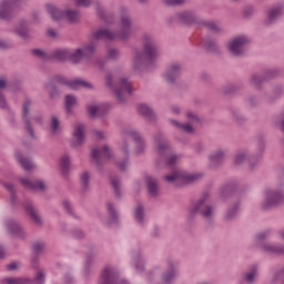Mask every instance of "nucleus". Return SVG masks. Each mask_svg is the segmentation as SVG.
<instances>
[{
  "instance_id": "bf43d9fd",
  "label": "nucleus",
  "mask_w": 284,
  "mask_h": 284,
  "mask_svg": "<svg viewBox=\"0 0 284 284\" xmlns=\"http://www.w3.org/2000/svg\"><path fill=\"white\" fill-rule=\"evenodd\" d=\"M88 112L92 119H95V116L100 114L101 109H99V106L95 105H89Z\"/></svg>"
},
{
  "instance_id": "8fccbe9b",
  "label": "nucleus",
  "mask_w": 284,
  "mask_h": 284,
  "mask_svg": "<svg viewBox=\"0 0 284 284\" xmlns=\"http://www.w3.org/2000/svg\"><path fill=\"white\" fill-rule=\"evenodd\" d=\"M32 284H45V271L40 270L32 281Z\"/></svg>"
},
{
  "instance_id": "9d476101",
  "label": "nucleus",
  "mask_w": 284,
  "mask_h": 284,
  "mask_svg": "<svg viewBox=\"0 0 284 284\" xmlns=\"http://www.w3.org/2000/svg\"><path fill=\"white\" fill-rule=\"evenodd\" d=\"M71 136V148H79L80 145H83V142L85 141V124H74Z\"/></svg>"
},
{
  "instance_id": "a878e982",
  "label": "nucleus",
  "mask_w": 284,
  "mask_h": 284,
  "mask_svg": "<svg viewBox=\"0 0 284 284\" xmlns=\"http://www.w3.org/2000/svg\"><path fill=\"white\" fill-rule=\"evenodd\" d=\"M209 159L211 161V164L213 168H216V165H221L223 161H225V151L223 150H217L209 155Z\"/></svg>"
},
{
  "instance_id": "680f3d73",
  "label": "nucleus",
  "mask_w": 284,
  "mask_h": 284,
  "mask_svg": "<svg viewBox=\"0 0 284 284\" xmlns=\"http://www.w3.org/2000/svg\"><path fill=\"white\" fill-rule=\"evenodd\" d=\"M277 281H282L284 283V267L273 275L272 283H276Z\"/></svg>"
},
{
  "instance_id": "423d86ee",
  "label": "nucleus",
  "mask_w": 284,
  "mask_h": 284,
  "mask_svg": "<svg viewBox=\"0 0 284 284\" xmlns=\"http://www.w3.org/2000/svg\"><path fill=\"white\" fill-rule=\"evenodd\" d=\"M284 203V194L280 190H266L265 200L262 203L263 212H267L273 210V207H278V205H283Z\"/></svg>"
},
{
  "instance_id": "a211bd4d",
  "label": "nucleus",
  "mask_w": 284,
  "mask_h": 284,
  "mask_svg": "<svg viewBox=\"0 0 284 284\" xmlns=\"http://www.w3.org/2000/svg\"><path fill=\"white\" fill-rule=\"evenodd\" d=\"M136 110H138V114L143 116L150 123L156 122V114L154 113L152 108H150L149 105H146V104H139Z\"/></svg>"
},
{
  "instance_id": "20e7f679",
  "label": "nucleus",
  "mask_w": 284,
  "mask_h": 284,
  "mask_svg": "<svg viewBox=\"0 0 284 284\" xmlns=\"http://www.w3.org/2000/svg\"><path fill=\"white\" fill-rule=\"evenodd\" d=\"M209 201L210 194L204 193L197 201L193 202L187 209L189 221H194L199 214L202 219L210 221L214 216V206Z\"/></svg>"
},
{
  "instance_id": "6e6d98bb",
  "label": "nucleus",
  "mask_w": 284,
  "mask_h": 284,
  "mask_svg": "<svg viewBox=\"0 0 284 284\" xmlns=\"http://www.w3.org/2000/svg\"><path fill=\"white\" fill-rule=\"evenodd\" d=\"M180 132H184L185 134H194V128L190 123H182L180 126Z\"/></svg>"
},
{
  "instance_id": "1a4fd4ad",
  "label": "nucleus",
  "mask_w": 284,
  "mask_h": 284,
  "mask_svg": "<svg viewBox=\"0 0 284 284\" xmlns=\"http://www.w3.org/2000/svg\"><path fill=\"white\" fill-rule=\"evenodd\" d=\"M129 284L128 281L119 282V271L113 266H105L100 275L99 284Z\"/></svg>"
},
{
  "instance_id": "5fc2aeb1",
  "label": "nucleus",
  "mask_w": 284,
  "mask_h": 284,
  "mask_svg": "<svg viewBox=\"0 0 284 284\" xmlns=\"http://www.w3.org/2000/svg\"><path fill=\"white\" fill-rule=\"evenodd\" d=\"M186 119H189V121H191V123H201V118L194 111H187Z\"/></svg>"
},
{
  "instance_id": "39448f33",
  "label": "nucleus",
  "mask_w": 284,
  "mask_h": 284,
  "mask_svg": "<svg viewBox=\"0 0 284 284\" xmlns=\"http://www.w3.org/2000/svg\"><path fill=\"white\" fill-rule=\"evenodd\" d=\"M45 10L52 17V19H54V21H61V19H67L69 23H77V21H79L80 14L77 10L61 11L53 4H45Z\"/></svg>"
},
{
  "instance_id": "f257e3e1",
  "label": "nucleus",
  "mask_w": 284,
  "mask_h": 284,
  "mask_svg": "<svg viewBox=\"0 0 284 284\" xmlns=\"http://www.w3.org/2000/svg\"><path fill=\"white\" fill-rule=\"evenodd\" d=\"M142 48L143 51H135V58L132 60V68L138 72L152 65L160 55L159 44L151 34L145 33L142 37Z\"/></svg>"
},
{
  "instance_id": "4468645a",
  "label": "nucleus",
  "mask_w": 284,
  "mask_h": 284,
  "mask_svg": "<svg viewBox=\"0 0 284 284\" xmlns=\"http://www.w3.org/2000/svg\"><path fill=\"white\" fill-rule=\"evenodd\" d=\"M115 97L118 103H125V99L123 98V92H128V94H132V87L130 85V82H128V79L122 78L120 80V84L114 88Z\"/></svg>"
},
{
  "instance_id": "37998d69",
  "label": "nucleus",
  "mask_w": 284,
  "mask_h": 284,
  "mask_svg": "<svg viewBox=\"0 0 284 284\" xmlns=\"http://www.w3.org/2000/svg\"><path fill=\"white\" fill-rule=\"evenodd\" d=\"M60 166L62 170V174H68V172H70V156L63 155L60 160Z\"/></svg>"
},
{
  "instance_id": "f03ea898",
  "label": "nucleus",
  "mask_w": 284,
  "mask_h": 284,
  "mask_svg": "<svg viewBox=\"0 0 284 284\" xmlns=\"http://www.w3.org/2000/svg\"><path fill=\"white\" fill-rule=\"evenodd\" d=\"M139 30V27H136L132 22V18L129 13H122L120 16V31H110L108 29H100L92 33V39L94 41H114V39H119L120 41H128L134 32Z\"/></svg>"
},
{
  "instance_id": "de8ad7c7",
  "label": "nucleus",
  "mask_w": 284,
  "mask_h": 284,
  "mask_svg": "<svg viewBox=\"0 0 284 284\" xmlns=\"http://www.w3.org/2000/svg\"><path fill=\"white\" fill-rule=\"evenodd\" d=\"M271 236H272V230H265L255 236V241L256 243H263L265 239H270Z\"/></svg>"
},
{
  "instance_id": "c9c22d12",
  "label": "nucleus",
  "mask_w": 284,
  "mask_h": 284,
  "mask_svg": "<svg viewBox=\"0 0 284 284\" xmlns=\"http://www.w3.org/2000/svg\"><path fill=\"white\" fill-rule=\"evenodd\" d=\"M83 50L82 49H77L75 52H70L69 51V55H68V61H70L71 63H80L81 59H83Z\"/></svg>"
},
{
  "instance_id": "4d7b16f0",
  "label": "nucleus",
  "mask_w": 284,
  "mask_h": 284,
  "mask_svg": "<svg viewBox=\"0 0 284 284\" xmlns=\"http://www.w3.org/2000/svg\"><path fill=\"white\" fill-rule=\"evenodd\" d=\"M3 186L6 187V190H8V192H10L11 203L12 205H14V201H17V196L14 195V185H12L11 183H4Z\"/></svg>"
},
{
  "instance_id": "ddd939ff",
  "label": "nucleus",
  "mask_w": 284,
  "mask_h": 284,
  "mask_svg": "<svg viewBox=\"0 0 284 284\" xmlns=\"http://www.w3.org/2000/svg\"><path fill=\"white\" fill-rule=\"evenodd\" d=\"M276 74H278L276 70H267L264 77L260 73H253L250 79V85L258 89L261 88L263 81H270V79H273V77H276Z\"/></svg>"
},
{
  "instance_id": "49530a36",
  "label": "nucleus",
  "mask_w": 284,
  "mask_h": 284,
  "mask_svg": "<svg viewBox=\"0 0 284 284\" xmlns=\"http://www.w3.org/2000/svg\"><path fill=\"white\" fill-rule=\"evenodd\" d=\"M14 32L21 39H30V31L26 27L16 28Z\"/></svg>"
},
{
  "instance_id": "dca6fc26",
  "label": "nucleus",
  "mask_w": 284,
  "mask_h": 284,
  "mask_svg": "<svg viewBox=\"0 0 284 284\" xmlns=\"http://www.w3.org/2000/svg\"><path fill=\"white\" fill-rule=\"evenodd\" d=\"M263 252L266 254H275L276 256H284V244L277 243H263L261 245Z\"/></svg>"
},
{
  "instance_id": "cd10ccee",
  "label": "nucleus",
  "mask_w": 284,
  "mask_h": 284,
  "mask_svg": "<svg viewBox=\"0 0 284 284\" xmlns=\"http://www.w3.org/2000/svg\"><path fill=\"white\" fill-rule=\"evenodd\" d=\"M280 14H283V7L278 6L275 7L274 9H271L268 12V18L265 21L266 26H271V23H274L277 18L280 17Z\"/></svg>"
},
{
  "instance_id": "aec40b11",
  "label": "nucleus",
  "mask_w": 284,
  "mask_h": 284,
  "mask_svg": "<svg viewBox=\"0 0 284 284\" xmlns=\"http://www.w3.org/2000/svg\"><path fill=\"white\" fill-rule=\"evenodd\" d=\"M7 230L9 234H13L18 239H26V231L14 220L7 221Z\"/></svg>"
},
{
  "instance_id": "ea45409f",
  "label": "nucleus",
  "mask_w": 284,
  "mask_h": 284,
  "mask_svg": "<svg viewBox=\"0 0 284 284\" xmlns=\"http://www.w3.org/2000/svg\"><path fill=\"white\" fill-rule=\"evenodd\" d=\"M16 159L20 163V165L23 168V170H27V171L32 170V162H30V160L23 158V155H21V153H17Z\"/></svg>"
},
{
  "instance_id": "7ed1b4c3",
  "label": "nucleus",
  "mask_w": 284,
  "mask_h": 284,
  "mask_svg": "<svg viewBox=\"0 0 284 284\" xmlns=\"http://www.w3.org/2000/svg\"><path fill=\"white\" fill-rule=\"evenodd\" d=\"M153 143L159 156L158 165H161V163L165 165H176L181 156L174 153L172 146H170V141H168V138H165L163 133H155L153 135Z\"/></svg>"
},
{
  "instance_id": "774afa93",
  "label": "nucleus",
  "mask_w": 284,
  "mask_h": 284,
  "mask_svg": "<svg viewBox=\"0 0 284 284\" xmlns=\"http://www.w3.org/2000/svg\"><path fill=\"white\" fill-rule=\"evenodd\" d=\"M62 205H63V209L65 210V212H67L68 214H72V204H70V201L64 200V201L62 202Z\"/></svg>"
},
{
  "instance_id": "6e6552de",
  "label": "nucleus",
  "mask_w": 284,
  "mask_h": 284,
  "mask_svg": "<svg viewBox=\"0 0 284 284\" xmlns=\"http://www.w3.org/2000/svg\"><path fill=\"white\" fill-rule=\"evenodd\" d=\"M53 81L59 85H65L67 88H70V90H81V88H84L85 90H92L94 88L92 83L85 80H82V79L68 80L63 75H54Z\"/></svg>"
},
{
  "instance_id": "052dcab7",
  "label": "nucleus",
  "mask_w": 284,
  "mask_h": 284,
  "mask_svg": "<svg viewBox=\"0 0 284 284\" xmlns=\"http://www.w3.org/2000/svg\"><path fill=\"white\" fill-rule=\"evenodd\" d=\"M43 250H45V244L44 243L36 242L33 244L34 254H37V255L42 254Z\"/></svg>"
},
{
  "instance_id": "c756f323",
  "label": "nucleus",
  "mask_w": 284,
  "mask_h": 284,
  "mask_svg": "<svg viewBox=\"0 0 284 284\" xmlns=\"http://www.w3.org/2000/svg\"><path fill=\"white\" fill-rule=\"evenodd\" d=\"M80 187L82 192L90 191V172L83 171L80 174Z\"/></svg>"
},
{
  "instance_id": "4be33fe9",
  "label": "nucleus",
  "mask_w": 284,
  "mask_h": 284,
  "mask_svg": "<svg viewBox=\"0 0 284 284\" xmlns=\"http://www.w3.org/2000/svg\"><path fill=\"white\" fill-rule=\"evenodd\" d=\"M258 278V265L253 264L244 272V283L254 284Z\"/></svg>"
},
{
  "instance_id": "9b49d317",
  "label": "nucleus",
  "mask_w": 284,
  "mask_h": 284,
  "mask_svg": "<svg viewBox=\"0 0 284 284\" xmlns=\"http://www.w3.org/2000/svg\"><path fill=\"white\" fill-rule=\"evenodd\" d=\"M31 105L32 101H30V99H26L22 104V121L26 124V130L29 133V136H31V139H37V135L34 134V129H32V124L30 122V118H28V114H30Z\"/></svg>"
},
{
  "instance_id": "7c9ffc66",
  "label": "nucleus",
  "mask_w": 284,
  "mask_h": 284,
  "mask_svg": "<svg viewBox=\"0 0 284 284\" xmlns=\"http://www.w3.org/2000/svg\"><path fill=\"white\" fill-rule=\"evenodd\" d=\"M204 50H206V52H212L213 54L221 53V49L219 48V44L216 43V41L212 39H206L204 41Z\"/></svg>"
},
{
  "instance_id": "2f4dec72",
  "label": "nucleus",
  "mask_w": 284,
  "mask_h": 284,
  "mask_svg": "<svg viewBox=\"0 0 284 284\" xmlns=\"http://www.w3.org/2000/svg\"><path fill=\"white\" fill-rule=\"evenodd\" d=\"M203 179V174L201 173H185L182 172V181L185 183H196V181H201Z\"/></svg>"
},
{
  "instance_id": "79ce46f5",
  "label": "nucleus",
  "mask_w": 284,
  "mask_h": 284,
  "mask_svg": "<svg viewBox=\"0 0 284 284\" xmlns=\"http://www.w3.org/2000/svg\"><path fill=\"white\" fill-rule=\"evenodd\" d=\"M232 116H233V120L237 123V125H243V123L247 121V118L241 114V111H239V109H234L232 111Z\"/></svg>"
},
{
  "instance_id": "6ab92c4d",
  "label": "nucleus",
  "mask_w": 284,
  "mask_h": 284,
  "mask_svg": "<svg viewBox=\"0 0 284 284\" xmlns=\"http://www.w3.org/2000/svg\"><path fill=\"white\" fill-rule=\"evenodd\" d=\"M175 21L178 23H201V20L190 11H182L175 14Z\"/></svg>"
},
{
  "instance_id": "13d9d810",
  "label": "nucleus",
  "mask_w": 284,
  "mask_h": 284,
  "mask_svg": "<svg viewBox=\"0 0 284 284\" xmlns=\"http://www.w3.org/2000/svg\"><path fill=\"white\" fill-rule=\"evenodd\" d=\"M101 154L105 156V159H112L113 156L112 149H110L108 144L102 146Z\"/></svg>"
},
{
  "instance_id": "0eeeda50",
  "label": "nucleus",
  "mask_w": 284,
  "mask_h": 284,
  "mask_svg": "<svg viewBox=\"0 0 284 284\" xmlns=\"http://www.w3.org/2000/svg\"><path fill=\"white\" fill-rule=\"evenodd\" d=\"M23 3H26V0H1L0 19L2 21H12L14 19V8H20Z\"/></svg>"
},
{
  "instance_id": "e433bc0d",
  "label": "nucleus",
  "mask_w": 284,
  "mask_h": 284,
  "mask_svg": "<svg viewBox=\"0 0 284 284\" xmlns=\"http://www.w3.org/2000/svg\"><path fill=\"white\" fill-rule=\"evenodd\" d=\"M64 103H65V112L67 114H72V106L77 105V97L72 94H68L64 97Z\"/></svg>"
},
{
  "instance_id": "412c9836",
  "label": "nucleus",
  "mask_w": 284,
  "mask_h": 284,
  "mask_svg": "<svg viewBox=\"0 0 284 284\" xmlns=\"http://www.w3.org/2000/svg\"><path fill=\"white\" fill-rule=\"evenodd\" d=\"M121 152L124 155V159L116 162V168H119L121 172H125L130 163V159L128 158L130 154V146L128 145V142L122 143Z\"/></svg>"
},
{
  "instance_id": "c85d7f7f",
  "label": "nucleus",
  "mask_w": 284,
  "mask_h": 284,
  "mask_svg": "<svg viewBox=\"0 0 284 284\" xmlns=\"http://www.w3.org/2000/svg\"><path fill=\"white\" fill-rule=\"evenodd\" d=\"M166 183H175V181H183V171L174 169L170 174L163 176Z\"/></svg>"
},
{
  "instance_id": "c03bdc74",
  "label": "nucleus",
  "mask_w": 284,
  "mask_h": 284,
  "mask_svg": "<svg viewBox=\"0 0 284 284\" xmlns=\"http://www.w3.org/2000/svg\"><path fill=\"white\" fill-rule=\"evenodd\" d=\"M202 26H204V28H206L207 30H210L211 32H221V28L219 27L217 23L209 21V22H203L200 20V22Z\"/></svg>"
},
{
  "instance_id": "72a5a7b5",
  "label": "nucleus",
  "mask_w": 284,
  "mask_h": 284,
  "mask_svg": "<svg viewBox=\"0 0 284 284\" xmlns=\"http://www.w3.org/2000/svg\"><path fill=\"white\" fill-rule=\"evenodd\" d=\"M52 59H57L58 61H67L68 57H70V50L68 49H58L51 53Z\"/></svg>"
},
{
  "instance_id": "bb28decb",
  "label": "nucleus",
  "mask_w": 284,
  "mask_h": 284,
  "mask_svg": "<svg viewBox=\"0 0 284 284\" xmlns=\"http://www.w3.org/2000/svg\"><path fill=\"white\" fill-rule=\"evenodd\" d=\"M146 187L150 196H156V194H159V180L146 178Z\"/></svg>"
},
{
  "instance_id": "f704fd0d",
  "label": "nucleus",
  "mask_w": 284,
  "mask_h": 284,
  "mask_svg": "<svg viewBox=\"0 0 284 284\" xmlns=\"http://www.w3.org/2000/svg\"><path fill=\"white\" fill-rule=\"evenodd\" d=\"M106 211L109 214V223H119V213H116V210L114 209V204L112 202L106 203Z\"/></svg>"
},
{
  "instance_id": "a18cd8bd",
  "label": "nucleus",
  "mask_w": 284,
  "mask_h": 284,
  "mask_svg": "<svg viewBox=\"0 0 284 284\" xmlns=\"http://www.w3.org/2000/svg\"><path fill=\"white\" fill-rule=\"evenodd\" d=\"M91 159L93 163L101 170V153L97 149H92Z\"/></svg>"
},
{
  "instance_id": "f8f14e48",
  "label": "nucleus",
  "mask_w": 284,
  "mask_h": 284,
  "mask_svg": "<svg viewBox=\"0 0 284 284\" xmlns=\"http://www.w3.org/2000/svg\"><path fill=\"white\" fill-rule=\"evenodd\" d=\"M246 43H248V40L245 36L234 38L229 44L231 54H233V57H241V54H243V45H246Z\"/></svg>"
},
{
  "instance_id": "a19ab883",
  "label": "nucleus",
  "mask_w": 284,
  "mask_h": 284,
  "mask_svg": "<svg viewBox=\"0 0 284 284\" xmlns=\"http://www.w3.org/2000/svg\"><path fill=\"white\" fill-rule=\"evenodd\" d=\"M110 183L113 187L115 197L121 199V181H119V178H111Z\"/></svg>"
},
{
  "instance_id": "864d4df0",
  "label": "nucleus",
  "mask_w": 284,
  "mask_h": 284,
  "mask_svg": "<svg viewBox=\"0 0 284 284\" xmlns=\"http://www.w3.org/2000/svg\"><path fill=\"white\" fill-rule=\"evenodd\" d=\"M95 50H97V45L94 44V42H91L89 45L83 48L82 54L84 57H90V54H94Z\"/></svg>"
},
{
  "instance_id": "3c124183",
  "label": "nucleus",
  "mask_w": 284,
  "mask_h": 284,
  "mask_svg": "<svg viewBox=\"0 0 284 284\" xmlns=\"http://www.w3.org/2000/svg\"><path fill=\"white\" fill-rule=\"evenodd\" d=\"M61 128V122L59 121V118L52 116L51 118V132L52 134H57Z\"/></svg>"
},
{
  "instance_id": "f3484780",
  "label": "nucleus",
  "mask_w": 284,
  "mask_h": 284,
  "mask_svg": "<svg viewBox=\"0 0 284 284\" xmlns=\"http://www.w3.org/2000/svg\"><path fill=\"white\" fill-rule=\"evenodd\" d=\"M129 136H131L132 141L135 143V154H143V152H145V140L141 133L131 131L129 132Z\"/></svg>"
},
{
  "instance_id": "b1692460",
  "label": "nucleus",
  "mask_w": 284,
  "mask_h": 284,
  "mask_svg": "<svg viewBox=\"0 0 284 284\" xmlns=\"http://www.w3.org/2000/svg\"><path fill=\"white\" fill-rule=\"evenodd\" d=\"M24 210L29 214V216L34 221L36 225H41L43 221L41 220V216L37 212V209H34V205L30 201L24 202Z\"/></svg>"
},
{
  "instance_id": "603ef678",
  "label": "nucleus",
  "mask_w": 284,
  "mask_h": 284,
  "mask_svg": "<svg viewBox=\"0 0 284 284\" xmlns=\"http://www.w3.org/2000/svg\"><path fill=\"white\" fill-rule=\"evenodd\" d=\"M245 159H247V153L245 151L237 152L234 158L235 165L243 164V161H245Z\"/></svg>"
},
{
  "instance_id": "5701e85b",
  "label": "nucleus",
  "mask_w": 284,
  "mask_h": 284,
  "mask_svg": "<svg viewBox=\"0 0 284 284\" xmlns=\"http://www.w3.org/2000/svg\"><path fill=\"white\" fill-rule=\"evenodd\" d=\"M176 278V266L174 262L168 261V271L163 273L162 281L164 284H170Z\"/></svg>"
},
{
  "instance_id": "e2e57ef3",
  "label": "nucleus",
  "mask_w": 284,
  "mask_h": 284,
  "mask_svg": "<svg viewBox=\"0 0 284 284\" xmlns=\"http://www.w3.org/2000/svg\"><path fill=\"white\" fill-rule=\"evenodd\" d=\"M164 3L171 8H174L176 6H183L185 0H164Z\"/></svg>"
},
{
  "instance_id": "69168bd1",
  "label": "nucleus",
  "mask_w": 284,
  "mask_h": 284,
  "mask_svg": "<svg viewBox=\"0 0 284 284\" xmlns=\"http://www.w3.org/2000/svg\"><path fill=\"white\" fill-rule=\"evenodd\" d=\"M95 8H97L98 16L101 19H103L105 17V13L103 12V6H101V2L95 1Z\"/></svg>"
},
{
  "instance_id": "09e8293b",
  "label": "nucleus",
  "mask_w": 284,
  "mask_h": 284,
  "mask_svg": "<svg viewBox=\"0 0 284 284\" xmlns=\"http://www.w3.org/2000/svg\"><path fill=\"white\" fill-rule=\"evenodd\" d=\"M237 212H239V203H236L233 207H230L226 211L225 221H232V219H234V216H236Z\"/></svg>"
},
{
  "instance_id": "473e14b6",
  "label": "nucleus",
  "mask_w": 284,
  "mask_h": 284,
  "mask_svg": "<svg viewBox=\"0 0 284 284\" xmlns=\"http://www.w3.org/2000/svg\"><path fill=\"white\" fill-rule=\"evenodd\" d=\"M45 90L49 94V99H58V97H61V92L59 91V88L52 82H49L45 84Z\"/></svg>"
},
{
  "instance_id": "58836bf2",
  "label": "nucleus",
  "mask_w": 284,
  "mask_h": 284,
  "mask_svg": "<svg viewBox=\"0 0 284 284\" xmlns=\"http://www.w3.org/2000/svg\"><path fill=\"white\" fill-rule=\"evenodd\" d=\"M7 284H32V280L28 277H7L3 280Z\"/></svg>"
},
{
  "instance_id": "0e129e2a",
  "label": "nucleus",
  "mask_w": 284,
  "mask_h": 284,
  "mask_svg": "<svg viewBox=\"0 0 284 284\" xmlns=\"http://www.w3.org/2000/svg\"><path fill=\"white\" fill-rule=\"evenodd\" d=\"M33 57H38V59H45V52L41 49H33L31 50Z\"/></svg>"
},
{
  "instance_id": "4c0bfd02",
  "label": "nucleus",
  "mask_w": 284,
  "mask_h": 284,
  "mask_svg": "<svg viewBox=\"0 0 284 284\" xmlns=\"http://www.w3.org/2000/svg\"><path fill=\"white\" fill-rule=\"evenodd\" d=\"M134 219L138 221V223H143V219H145V209L143 207V204L139 203L134 211Z\"/></svg>"
},
{
  "instance_id": "338daca9",
  "label": "nucleus",
  "mask_w": 284,
  "mask_h": 284,
  "mask_svg": "<svg viewBox=\"0 0 284 284\" xmlns=\"http://www.w3.org/2000/svg\"><path fill=\"white\" fill-rule=\"evenodd\" d=\"M108 58L109 59H119V50H116V49H109L108 50Z\"/></svg>"
},
{
  "instance_id": "2eb2a0df",
  "label": "nucleus",
  "mask_w": 284,
  "mask_h": 284,
  "mask_svg": "<svg viewBox=\"0 0 284 284\" xmlns=\"http://www.w3.org/2000/svg\"><path fill=\"white\" fill-rule=\"evenodd\" d=\"M179 77H181V64L172 63L164 73V79L171 85H174L179 81Z\"/></svg>"
},
{
  "instance_id": "393cba45",
  "label": "nucleus",
  "mask_w": 284,
  "mask_h": 284,
  "mask_svg": "<svg viewBox=\"0 0 284 284\" xmlns=\"http://www.w3.org/2000/svg\"><path fill=\"white\" fill-rule=\"evenodd\" d=\"M21 183L27 187V190H40L41 192L45 190V184L41 180L32 182L28 178H22Z\"/></svg>"
}]
</instances>
